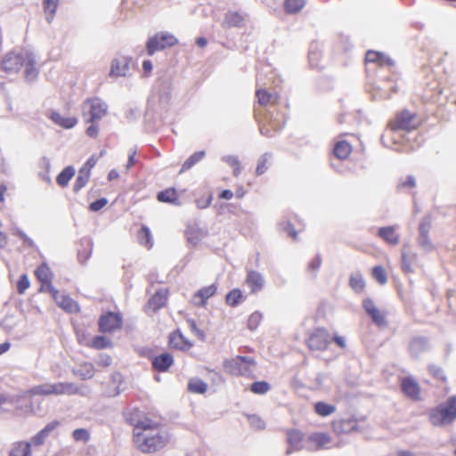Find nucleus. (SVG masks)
Segmentation results:
<instances>
[{
    "instance_id": "nucleus-1",
    "label": "nucleus",
    "mask_w": 456,
    "mask_h": 456,
    "mask_svg": "<svg viewBox=\"0 0 456 456\" xmlns=\"http://www.w3.org/2000/svg\"><path fill=\"white\" fill-rule=\"evenodd\" d=\"M126 419L133 427L132 441L134 448L144 454H153L165 449L170 436L163 425L146 413L134 409Z\"/></svg>"
},
{
    "instance_id": "nucleus-2",
    "label": "nucleus",
    "mask_w": 456,
    "mask_h": 456,
    "mask_svg": "<svg viewBox=\"0 0 456 456\" xmlns=\"http://www.w3.org/2000/svg\"><path fill=\"white\" fill-rule=\"evenodd\" d=\"M0 65L6 73H17L24 68V76L28 80L35 79L38 74L33 53L25 49L8 53L2 59Z\"/></svg>"
},
{
    "instance_id": "nucleus-3",
    "label": "nucleus",
    "mask_w": 456,
    "mask_h": 456,
    "mask_svg": "<svg viewBox=\"0 0 456 456\" xmlns=\"http://www.w3.org/2000/svg\"><path fill=\"white\" fill-rule=\"evenodd\" d=\"M333 341L339 348L346 349V341L343 336L335 333L330 337L327 329L319 327L309 333L306 345L311 351H325Z\"/></svg>"
},
{
    "instance_id": "nucleus-4",
    "label": "nucleus",
    "mask_w": 456,
    "mask_h": 456,
    "mask_svg": "<svg viewBox=\"0 0 456 456\" xmlns=\"http://www.w3.org/2000/svg\"><path fill=\"white\" fill-rule=\"evenodd\" d=\"M435 426H444L452 423L456 419V395L451 396L445 403L433 409L429 415Z\"/></svg>"
},
{
    "instance_id": "nucleus-5",
    "label": "nucleus",
    "mask_w": 456,
    "mask_h": 456,
    "mask_svg": "<svg viewBox=\"0 0 456 456\" xmlns=\"http://www.w3.org/2000/svg\"><path fill=\"white\" fill-rule=\"evenodd\" d=\"M77 392V388L72 383L58 382L36 386L26 391L25 395L27 396H46L51 395H71Z\"/></svg>"
},
{
    "instance_id": "nucleus-6",
    "label": "nucleus",
    "mask_w": 456,
    "mask_h": 456,
    "mask_svg": "<svg viewBox=\"0 0 456 456\" xmlns=\"http://www.w3.org/2000/svg\"><path fill=\"white\" fill-rule=\"evenodd\" d=\"M256 362L249 357L236 356L224 362L226 372L233 376L253 378V368Z\"/></svg>"
},
{
    "instance_id": "nucleus-7",
    "label": "nucleus",
    "mask_w": 456,
    "mask_h": 456,
    "mask_svg": "<svg viewBox=\"0 0 456 456\" xmlns=\"http://www.w3.org/2000/svg\"><path fill=\"white\" fill-rule=\"evenodd\" d=\"M419 125L418 117L415 113H411L407 110H401L389 120L387 127L391 131L403 130L411 132L415 130Z\"/></svg>"
},
{
    "instance_id": "nucleus-8",
    "label": "nucleus",
    "mask_w": 456,
    "mask_h": 456,
    "mask_svg": "<svg viewBox=\"0 0 456 456\" xmlns=\"http://www.w3.org/2000/svg\"><path fill=\"white\" fill-rule=\"evenodd\" d=\"M108 105L101 98L92 97L83 103V114L88 115L86 123H95L106 116Z\"/></svg>"
},
{
    "instance_id": "nucleus-9",
    "label": "nucleus",
    "mask_w": 456,
    "mask_h": 456,
    "mask_svg": "<svg viewBox=\"0 0 456 456\" xmlns=\"http://www.w3.org/2000/svg\"><path fill=\"white\" fill-rule=\"evenodd\" d=\"M330 428L336 436L349 435L361 430L360 419L354 415L334 419L330 422Z\"/></svg>"
},
{
    "instance_id": "nucleus-10",
    "label": "nucleus",
    "mask_w": 456,
    "mask_h": 456,
    "mask_svg": "<svg viewBox=\"0 0 456 456\" xmlns=\"http://www.w3.org/2000/svg\"><path fill=\"white\" fill-rule=\"evenodd\" d=\"M122 323L123 321L120 314L107 312L99 318V331L102 333H113L121 329Z\"/></svg>"
},
{
    "instance_id": "nucleus-11",
    "label": "nucleus",
    "mask_w": 456,
    "mask_h": 456,
    "mask_svg": "<svg viewBox=\"0 0 456 456\" xmlns=\"http://www.w3.org/2000/svg\"><path fill=\"white\" fill-rule=\"evenodd\" d=\"M50 294L58 306L69 314H78L80 306L77 301L68 295H61L56 289H50Z\"/></svg>"
},
{
    "instance_id": "nucleus-12",
    "label": "nucleus",
    "mask_w": 456,
    "mask_h": 456,
    "mask_svg": "<svg viewBox=\"0 0 456 456\" xmlns=\"http://www.w3.org/2000/svg\"><path fill=\"white\" fill-rule=\"evenodd\" d=\"M175 43L176 39L172 35L158 34L148 41L147 51L149 54H153L155 52L172 46Z\"/></svg>"
},
{
    "instance_id": "nucleus-13",
    "label": "nucleus",
    "mask_w": 456,
    "mask_h": 456,
    "mask_svg": "<svg viewBox=\"0 0 456 456\" xmlns=\"http://www.w3.org/2000/svg\"><path fill=\"white\" fill-rule=\"evenodd\" d=\"M169 297L168 289H158L148 300L145 305L146 313H156L162 307H164Z\"/></svg>"
},
{
    "instance_id": "nucleus-14",
    "label": "nucleus",
    "mask_w": 456,
    "mask_h": 456,
    "mask_svg": "<svg viewBox=\"0 0 456 456\" xmlns=\"http://www.w3.org/2000/svg\"><path fill=\"white\" fill-rule=\"evenodd\" d=\"M332 437L326 432H315L311 434L307 441L314 450H328L332 447Z\"/></svg>"
},
{
    "instance_id": "nucleus-15",
    "label": "nucleus",
    "mask_w": 456,
    "mask_h": 456,
    "mask_svg": "<svg viewBox=\"0 0 456 456\" xmlns=\"http://www.w3.org/2000/svg\"><path fill=\"white\" fill-rule=\"evenodd\" d=\"M403 393L408 398L413 401L420 399V387L419 383L411 377H404L400 381Z\"/></svg>"
},
{
    "instance_id": "nucleus-16",
    "label": "nucleus",
    "mask_w": 456,
    "mask_h": 456,
    "mask_svg": "<svg viewBox=\"0 0 456 456\" xmlns=\"http://www.w3.org/2000/svg\"><path fill=\"white\" fill-rule=\"evenodd\" d=\"M217 285L216 283L206 286L196 291L191 298L192 304L198 307H204L208 304V300L216 295Z\"/></svg>"
},
{
    "instance_id": "nucleus-17",
    "label": "nucleus",
    "mask_w": 456,
    "mask_h": 456,
    "mask_svg": "<svg viewBox=\"0 0 456 456\" xmlns=\"http://www.w3.org/2000/svg\"><path fill=\"white\" fill-rule=\"evenodd\" d=\"M77 341L80 345L87 347L102 350L105 348H111L113 344L110 339L104 336H95L92 340H87L84 335L77 334Z\"/></svg>"
},
{
    "instance_id": "nucleus-18",
    "label": "nucleus",
    "mask_w": 456,
    "mask_h": 456,
    "mask_svg": "<svg viewBox=\"0 0 456 456\" xmlns=\"http://www.w3.org/2000/svg\"><path fill=\"white\" fill-rule=\"evenodd\" d=\"M35 276L41 282L40 291L46 290L50 293V289H55L52 285L53 273L46 264H41L36 269Z\"/></svg>"
},
{
    "instance_id": "nucleus-19",
    "label": "nucleus",
    "mask_w": 456,
    "mask_h": 456,
    "mask_svg": "<svg viewBox=\"0 0 456 456\" xmlns=\"http://www.w3.org/2000/svg\"><path fill=\"white\" fill-rule=\"evenodd\" d=\"M362 306L373 322L379 327L386 326L385 314L375 305V303L370 298H366L362 302Z\"/></svg>"
},
{
    "instance_id": "nucleus-20",
    "label": "nucleus",
    "mask_w": 456,
    "mask_h": 456,
    "mask_svg": "<svg viewBox=\"0 0 456 456\" xmlns=\"http://www.w3.org/2000/svg\"><path fill=\"white\" fill-rule=\"evenodd\" d=\"M245 283L248 286L252 294H256L265 288V279L263 275L255 270H248L247 272Z\"/></svg>"
},
{
    "instance_id": "nucleus-21",
    "label": "nucleus",
    "mask_w": 456,
    "mask_h": 456,
    "mask_svg": "<svg viewBox=\"0 0 456 456\" xmlns=\"http://www.w3.org/2000/svg\"><path fill=\"white\" fill-rule=\"evenodd\" d=\"M344 136L345 134L339 135L338 140L336 142L333 148V154L340 160L347 159L353 151L351 142L344 139Z\"/></svg>"
},
{
    "instance_id": "nucleus-22",
    "label": "nucleus",
    "mask_w": 456,
    "mask_h": 456,
    "mask_svg": "<svg viewBox=\"0 0 456 456\" xmlns=\"http://www.w3.org/2000/svg\"><path fill=\"white\" fill-rule=\"evenodd\" d=\"M432 226L431 218L429 216H426L421 221L419 227V244L425 248H432L433 245L431 240L429 238V231Z\"/></svg>"
},
{
    "instance_id": "nucleus-23",
    "label": "nucleus",
    "mask_w": 456,
    "mask_h": 456,
    "mask_svg": "<svg viewBox=\"0 0 456 456\" xmlns=\"http://www.w3.org/2000/svg\"><path fill=\"white\" fill-rule=\"evenodd\" d=\"M130 59L118 57L112 61L110 77H125L129 72Z\"/></svg>"
},
{
    "instance_id": "nucleus-24",
    "label": "nucleus",
    "mask_w": 456,
    "mask_h": 456,
    "mask_svg": "<svg viewBox=\"0 0 456 456\" xmlns=\"http://www.w3.org/2000/svg\"><path fill=\"white\" fill-rule=\"evenodd\" d=\"M366 62L375 63L379 67H392L395 61L387 55L381 52L369 50L365 54Z\"/></svg>"
},
{
    "instance_id": "nucleus-25",
    "label": "nucleus",
    "mask_w": 456,
    "mask_h": 456,
    "mask_svg": "<svg viewBox=\"0 0 456 456\" xmlns=\"http://www.w3.org/2000/svg\"><path fill=\"white\" fill-rule=\"evenodd\" d=\"M174 363L173 355L169 353H163L155 357L151 361L152 368L159 372H165Z\"/></svg>"
},
{
    "instance_id": "nucleus-26",
    "label": "nucleus",
    "mask_w": 456,
    "mask_h": 456,
    "mask_svg": "<svg viewBox=\"0 0 456 456\" xmlns=\"http://www.w3.org/2000/svg\"><path fill=\"white\" fill-rule=\"evenodd\" d=\"M168 345L171 348L183 351L191 347V343L179 330H175L169 335Z\"/></svg>"
},
{
    "instance_id": "nucleus-27",
    "label": "nucleus",
    "mask_w": 456,
    "mask_h": 456,
    "mask_svg": "<svg viewBox=\"0 0 456 456\" xmlns=\"http://www.w3.org/2000/svg\"><path fill=\"white\" fill-rule=\"evenodd\" d=\"M378 235L387 243L395 246L400 242V235L396 232L395 226L380 227Z\"/></svg>"
},
{
    "instance_id": "nucleus-28",
    "label": "nucleus",
    "mask_w": 456,
    "mask_h": 456,
    "mask_svg": "<svg viewBox=\"0 0 456 456\" xmlns=\"http://www.w3.org/2000/svg\"><path fill=\"white\" fill-rule=\"evenodd\" d=\"M49 118L57 126L65 128L70 129L74 127L77 124V119L75 117H62L59 112L53 111L48 116Z\"/></svg>"
},
{
    "instance_id": "nucleus-29",
    "label": "nucleus",
    "mask_w": 456,
    "mask_h": 456,
    "mask_svg": "<svg viewBox=\"0 0 456 456\" xmlns=\"http://www.w3.org/2000/svg\"><path fill=\"white\" fill-rule=\"evenodd\" d=\"M60 426V422L58 420H53L48 423L42 430H40L37 434H36L31 438V444L35 445H41L45 443L46 437L50 435L52 431L57 428Z\"/></svg>"
},
{
    "instance_id": "nucleus-30",
    "label": "nucleus",
    "mask_w": 456,
    "mask_h": 456,
    "mask_svg": "<svg viewBox=\"0 0 456 456\" xmlns=\"http://www.w3.org/2000/svg\"><path fill=\"white\" fill-rule=\"evenodd\" d=\"M157 200L159 202L180 205L179 195L175 188H167L157 194Z\"/></svg>"
},
{
    "instance_id": "nucleus-31",
    "label": "nucleus",
    "mask_w": 456,
    "mask_h": 456,
    "mask_svg": "<svg viewBox=\"0 0 456 456\" xmlns=\"http://www.w3.org/2000/svg\"><path fill=\"white\" fill-rule=\"evenodd\" d=\"M256 96L260 105L266 106L268 104H277L279 102V95L271 94L265 89H258L256 91Z\"/></svg>"
},
{
    "instance_id": "nucleus-32",
    "label": "nucleus",
    "mask_w": 456,
    "mask_h": 456,
    "mask_svg": "<svg viewBox=\"0 0 456 456\" xmlns=\"http://www.w3.org/2000/svg\"><path fill=\"white\" fill-rule=\"evenodd\" d=\"M9 456H32L30 443L25 441L14 443Z\"/></svg>"
},
{
    "instance_id": "nucleus-33",
    "label": "nucleus",
    "mask_w": 456,
    "mask_h": 456,
    "mask_svg": "<svg viewBox=\"0 0 456 456\" xmlns=\"http://www.w3.org/2000/svg\"><path fill=\"white\" fill-rule=\"evenodd\" d=\"M137 239L140 245L147 249H151L153 247V239L150 229L142 225L137 232Z\"/></svg>"
},
{
    "instance_id": "nucleus-34",
    "label": "nucleus",
    "mask_w": 456,
    "mask_h": 456,
    "mask_svg": "<svg viewBox=\"0 0 456 456\" xmlns=\"http://www.w3.org/2000/svg\"><path fill=\"white\" fill-rule=\"evenodd\" d=\"M304 436V433L297 429H289L287 431L288 443L297 450L301 447Z\"/></svg>"
},
{
    "instance_id": "nucleus-35",
    "label": "nucleus",
    "mask_w": 456,
    "mask_h": 456,
    "mask_svg": "<svg viewBox=\"0 0 456 456\" xmlns=\"http://www.w3.org/2000/svg\"><path fill=\"white\" fill-rule=\"evenodd\" d=\"M306 0H284L283 8L287 13L295 14L303 10Z\"/></svg>"
},
{
    "instance_id": "nucleus-36",
    "label": "nucleus",
    "mask_w": 456,
    "mask_h": 456,
    "mask_svg": "<svg viewBox=\"0 0 456 456\" xmlns=\"http://www.w3.org/2000/svg\"><path fill=\"white\" fill-rule=\"evenodd\" d=\"M245 297L240 289H233L230 290L225 296V303L231 307H235L240 305Z\"/></svg>"
},
{
    "instance_id": "nucleus-37",
    "label": "nucleus",
    "mask_w": 456,
    "mask_h": 456,
    "mask_svg": "<svg viewBox=\"0 0 456 456\" xmlns=\"http://www.w3.org/2000/svg\"><path fill=\"white\" fill-rule=\"evenodd\" d=\"M314 412L320 417H328L333 414L337 408L334 404H330L325 402H317L314 405Z\"/></svg>"
},
{
    "instance_id": "nucleus-38",
    "label": "nucleus",
    "mask_w": 456,
    "mask_h": 456,
    "mask_svg": "<svg viewBox=\"0 0 456 456\" xmlns=\"http://www.w3.org/2000/svg\"><path fill=\"white\" fill-rule=\"evenodd\" d=\"M225 22L229 27H243L247 25L245 17L237 12H229L226 14Z\"/></svg>"
},
{
    "instance_id": "nucleus-39",
    "label": "nucleus",
    "mask_w": 456,
    "mask_h": 456,
    "mask_svg": "<svg viewBox=\"0 0 456 456\" xmlns=\"http://www.w3.org/2000/svg\"><path fill=\"white\" fill-rule=\"evenodd\" d=\"M74 373L81 379H89L94 374V367L91 362H84L74 371Z\"/></svg>"
},
{
    "instance_id": "nucleus-40",
    "label": "nucleus",
    "mask_w": 456,
    "mask_h": 456,
    "mask_svg": "<svg viewBox=\"0 0 456 456\" xmlns=\"http://www.w3.org/2000/svg\"><path fill=\"white\" fill-rule=\"evenodd\" d=\"M349 285L356 293H362L365 289V281L362 275L359 273H353L350 276Z\"/></svg>"
},
{
    "instance_id": "nucleus-41",
    "label": "nucleus",
    "mask_w": 456,
    "mask_h": 456,
    "mask_svg": "<svg viewBox=\"0 0 456 456\" xmlns=\"http://www.w3.org/2000/svg\"><path fill=\"white\" fill-rule=\"evenodd\" d=\"M93 244L89 240L81 242L80 248L77 252V258L81 264L86 263L91 256Z\"/></svg>"
},
{
    "instance_id": "nucleus-42",
    "label": "nucleus",
    "mask_w": 456,
    "mask_h": 456,
    "mask_svg": "<svg viewBox=\"0 0 456 456\" xmlns=\"http://www.w3.org/2000/svg\"><path fill=\"white\" fill-rule=\"evenodd\" d=\"M59 5V0H43L45 15L48 21H52Z\"/></svg>"
},
{
    "instance_id": "nucleus-43",
    "label": "nucleus",
    "mask_w": 456,
    "mask_h": 456,
    "mask_svg": "<svg viewBox=\"0 0 456 456\" xmlns=\"http://www.w3.org/2000/svg\"><path fill=\"white\" fill-rule=\"evenodd\" d=\"M75 175L72 167H65L56 177V182L61 187H66Z\"/></svg>"
},
{
    "instance_id": "nucleus-44",
    "label": "nucleus",
    "mask_w": 456,
    "mask_h": 456,
    "mask_svg": "<svg viewBox=\"0 0 456 456\" xmlns=\"http://www.w3.org/2000/svg\"><path fill=\"white\" fill-rule=\"evenodd\" d=\"M205 156V152L203 151L194 152L191 155L183 164L180 173H184L191 169L194 165L200 162Z\"/></svg>"
},
{
    "instance_id": "nucleus-45",
    "label": "nucleus",
    "mask_w": 456,
    "mask_h": 456,
    "mask_svg": "<svg viewBox=\"0 0 456 456\" xmlns=\"http://www.w3.org/2000/svg\"><path fill=\"white\" fill-rule=\"evenodd\" d=\"M208 385L200 379H191L188 383V391L192 394H204Z\"/></svg>"
},
{
    "instance_id": "nucleus-46",
    "label": "nucleus",
    "mask_w": 456,
    "mask_h": 456,
    "mask_svg": "<svg viewBox=\"0 0 456 456\" xmlns=\"http://www.w3.org/2000/svg\"><path fill=\"white\" fill-rule=\"evenodd\" d=\"M152 0H123V8L132 7L134 12L142 11L148 6Z\"/></svg>"
},
{
    "instance_id": "nucleus-47",
    "label": "nucleus",
    "mask_w": 456,
    "mask_h": 456,
    "mask_svg": "<svg viewBox=\"0 0 456 456\" xmlns=\"http://www.w3.org/2000/svg\"><path fill=\"white\" fill-rule=\"evenodd\" d=\"M91 174L87 171H84L79 169L78 175L75 181L73 190L75 192H78L86 184L88 183L90 179Z\"/></svg>"
},
{
    "instance_id": "nucleus-48",
    "label": "nucleus",
    "mask_w": 456,
    "mask_h": 456,
    "mask_svg": "<svg viewBox=\"0 0 456 456\" xmlns=\"http://www.w3.org/2000/svg\"><path fill=\"white\" fill-rule=\"evenodd\" d=\"M263 321V314L259 311L253 312L248 318L247 326L251 331L256 330Z\"/></svg>"
},
{
    "instance_id": "nucleus-49",
    "label": "nucleus",
    "mask_w": 456,
    "mask_h": 456,
    "mask_svg": "<svg viewBox=\"0 0 456 456\" xmlns=\"http://www.w3.org/2000/svg\"><path fill=\"white\" fill-rule=\"evenodd\" d=\"M271 389V386L266 381H256L250 385V391L256 395H265Z\"/></svg>"
},
{
    "instance_id": "nucleus-50",
    "label": "nucleus",
    "mask_w": 456,
    "mask_h": 456,
    "mask_svg": "<svg viewBox=\"0 0 456 456\" xmlns=\"http://www.w3.org/2000/svg\"><path fill=\"white\" fill-rule=\"evenodd\" d=\"M270 166V155L268 153H265L260 157L257 162V166L256 168V175H261L265 174Z\"/></svg>"
},
{
    "instance_id": "nucleus-51",
    "label": "nucleus",
    "mask_w": 456,
    "mask_h": 456,
    "mask_svg": "<svg viewBox=\"0 0 456 456\" xmlns=\"http://www.w3.org/2000/svg\"><path fill=\"white\" fill-rule=\"evenodd\" d=\"M372 277L381 285H384L387 281V276L386 270L381 265H377L372 268Z\"/></svg>"
},
{
    "instance_id": "nucleus-52",
    "label": "nucleus",
    "mask_w": 456,
    "mask_h": 456,
    "mask_svg": "<svg viewBox=\"0 0 456 456\" xmlns=\"http://www.w3.org/2000/svg\"><path fill=\"white\" fill-rule=\"evenodd\" d=\"M72 437L76 442L87 443L90 439V433L86 428H77L73 431Z\"/></svg>"
},
{
    "instance_id": "nucleus-53",
    "label": "nucleus",
    "mask_w": 456,
    "mask_h": 456,
    "mask_svg": "<svg viewBox=\"0 0 456 456\" xmlns=\"http://www.w3.org/2000/svg\"><path fill=\"white\" fill-rule=\"evenodd\" d=\"M30 281L28 279V276L24 273L20 276L18 281H17V292L20 295L24 294V292L29 288Z\"/></svg>"
},
{
    "instance_id": "nucleus-54",
    "label": "nucleus",
    "mask_w": 456,
    "mask_h": 456,
    "mask_svg": "<svg viewBox=\"0 0 456 456\" xmlns=\"http://www.w3.org/2000/svg\"><path fill=\"white\" fill-rule=\"evenodd\" d=\"M225 162L232 168V173L235 176L240 174L241 167L239 159L235 157H227Z\"/></svg>"
},
{
    "instance_id": "nucleus-55",
    "label": "nucleus",
    "mask_w": 456,
    "mask_h": 456,
    "mask_svg": "<svg viewBox=\"0 0 456 456\" xmlns=\"http://www.w3.org/2000/svg\"><path fill=\"white\" fill-rule=\"evenodd\" d=\"M322 263V259L321 255H316L314 258H312L308 263V270L311 272H317Z\"/></svg>"
},
{
    "instance_id": "nucleus-56",
    "label": "nucleus",
    "mask_w": 456,
    "mask_h": 456,
    "mask_svg": "<svg viewBox=\"0 0 456 456\" xmlns=\"http://www.w3.org/2000/svg\"><path fill=\"white\" fill-rule=\"evenodd\" d=\"M108 203V200L105 198L99 199L89 205V209L91 211L96 212L104 208Z\"/></svg>"
},
{
    "instance_id": "nucleus-57",
    "label": "nucleus",
    "mask_w": 456,
    "mask_h": 456,
    "mask_svg": "<svg viewBox=\"0 0 456 456\" xmlns=\"http://www.w3.org/2000/svg\"><path fill=\"white\" fill-rule=\"evenodd\" d=\"M97 161H98V157L93 155L86 160L85 165L80 169L84 170V171H87L88 173L91 174V169L96 165Z\"/></svg>"
},
{
    "instance_id": "nucleus-58",
    "label": "nucleus",
    "mask_w": 456,
    "mask_h": 456,
    "mask_svg": "<svg viewBox=\"0 0 456 456\" xmlns=\"http://www.w3.org/2000/svg\"><path fill=\"white\" fill-rule=\"evenodd\" d=\"M212 201V196L211 194H207L205 197H202L201 199H198L196 200L197 205L200 208H205L208 207L211 204Z\"/></svg>"
},
{
    "instance_id": "nucleus-59",
    "label": "nucleus",
    "mask_w": 456,
    "mask_h": 456,
    "mask_svg": "<svg viewBox=\"0 0 456 456\" xmlns=\"http://www.w3.org/2000/svg\"><path fill=\"white\" fill-rule=\"evenodd\" d=\"M416 185L415 178L411 175L407 176L405 180L399 183L400 188H413Z\"/></svg>"
},
{
    "instance_id": "nucleus-60",
    "label": "nucleus",
    "mask_w": 456,
    "mask_h": 456,
    "mask_svg": "<svg viewBox=\"0 0 456 456\" xmlns=\"http://www.w3.org/2000/svg\"><path fill=\"white\" fill-rule=\"evenodd\" d=\"M402 266H403V270L406 273H410L412 271L411 269V260L410 259V257L403 254V256H402Z\"/></svg>"
},
{
    "instance_id": "nucleus-61",
    "label": "nucleus",
    "mask_w": 456,
    "mask_h": 456,
    "mask_svg": "<svg viewBox=\"0 0 456 456\" xmlns=\"http://www.w3.org/2000/svg\"><path fill=\"white\" fill-rule=\"evenodd\" d=\"M91 125L86 128V134L89 137L95 138L98 136L99 128L95 123H90Z\"/></svg>"
},
{
    "instance_id": "nucleus-62",
    "label": "nucleus",
    "mask_w": 456,
    "mask_h": 456,
    "mask_svg": "<svg viewBox=\"0 0 456 456\" xmlns=\"http://www.w3.org/2000/svg\"><path fill=\"white\" fill-rule=\"evenodd\" d=\"M153 66L151 61L146 60L142 62V69L146 76L150 75L152 71Z\"/></svg>"
},
{
    "instance_id": "nucleus-63",
    "label": "nucleus",
    "mask_w": 456,
    "mask_h": 456,
    "mask_svg": "<svg viewBox=\"0 0 456 456\" xmlns=\"http://www.w3.org/2000/svg\"><path fill=\"white\" fill-rule=\"evenodd\" d=\"M285 231L294 240H297V233L291 224H288L285 227Z\"/></svg>"
},
{
    "instance_id": "nucleus-64",
    "label": "nucleus",
    "mask_w": 456,
    "mask_h": 456,
    "mask_svg": "<svg viewBox=\"0 0 456 456\" xmlns=\"http://www.w3.org/2000/svg\"><path fill=\"white\" fill-rule=\"evenodd\" d=\"M233 197V192L230 190H224L219 194V199L231 200Z\"/></svg>"
}]
</instances>
